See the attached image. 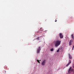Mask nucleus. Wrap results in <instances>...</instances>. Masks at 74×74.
Returning <instances> with one entry per match:
<instances>
[{
    "mask_svg": "<svg viewBox=\"0 0 74 74\" xmlns=\"http://www.w3.org/2000/svg\"><path fill=\"white\" fill-rule=\"evenodd\" d=\"M60 38H63V36L62 33L60 34Z\"/></svg>",
    "mask_w": 74,
    "mask_h": 74,
    "instance_id": "6",
    "label": "nucleus"
},
{
    "mask_svg": "<svg viewBox=\"0 0 74 74\" xmlns=\"http://www.w3.org/2000/svg\"><path fill=\"white\" fill-rule=\"evenodd\" d=\"M54 50V49H53V48H52L51 49L50 51H53Z\"/></svg>",
    "mask_w": 74,
    "mask_h": 74,
    "instance_id": "9",
    "label": "nucleus"
},
{
    "mask_svg": "<svg viewBox=\"0 0 74 74\" xmlns=\"http://www.w3.org/2000/svg\"><path fill=\"white\" fill-rule=\"evenodd\" d=\"M40 50H41V47H40V46H39L37 50V53H40Z\"/></svg>",
    "mask_w": 74,
    "mask_h": 74,
    "instance_id": "3",
    "label": "nucleus"
},
{
    "mask_svg": "<svg viewBox=\"0 0 74 74\" xmlns=\"http://www.w3.org/2000/svg\"><path fill=\"white\" fill-rule=\"evenodd\" d=\"M40 61H41V60H40Z\"/></svg>",
    "mask_w": 74,
    "mask_h": 74,
    "instance_id": "18",
    "label": "nucleus"
},
{
    "mask_svg": "<svg viewBox=\"0 0 74 74\" xmlns=\"http://www.w3.org/2000/svg\"><path fill=\"white\" fill-rule=\"evenodd\" d=\"M5 72H6V71H5Z\"/></svg>",
    "mask_w": 74,
    "mask_h": 74,
    "instance_id": "16",
    "label": "nucleus"
},
{
    "mask_svg": "<svg viewBox=\"0 0 74 74\" xmlns=\"http://www.w3.org/2000/svg\"><path fill=\"white\" fill-rule=\"evenodd\" d=\"M74 46H73V49H72V50H74Z\"/></svg>",
    "mask_w": 74,
    "mask_h": 74,
    "instance_id": "14",
    "label": "nucleus"
},
{
    "mask_svg": "<svg viewBox=\"0 0 74 74\" xmlns=\"http://www.w3.org/2000/svg\"><path fill=\"white\" fill-rule=\"evenodd\" d=\"M57 52H59V49H58V50H57Z\"/></svg>",
    "mask_w": 74,
    "mask_h": 74,
    "instance_id": "13",
    "label": "nucleus"
},
{
    "mask_svg": "<svg viewBox=\"0 0 74 74\" xmlns=\"http://www.w3.org/2000/svg\"><path fill=\"white\" fill-rule=\"evenodd\" d=\"M69 58H70V59H72V57H71V56H69Z\"/></svg>",
    "mask_w": 74,
    "mask_h": 74,
    "instance_id": "12",
    "label": "nucleus"
},
{
    "mask_svg": "<svg viewBox=\"0 0 74 74\" xmlns=\"http://www.w3.org/2000/svg\"><path fill=\"white\" fill-rule=\"evenodd\" d=\"M53 42L55 44V47H58V46L60 44V43H61V41L59 40H57L56 41H54Z\"/></svg>",
    "mask_w": 74,
    "mask_h": 74,
    "instance_id": "1",
    "label": "nucleus"
},
{
    "mask_svg": "<svg viewBox=\"0 0 74 74\" xmlns=\"http://www.w3.org/2000/svg\"><path fill=\"white\" fill-rule=\"evenodd\" d=\"M73 68H74V66H73Z\"/></svg>",
    "mask_w": 74,
    "mask_h": 74,
    "instance_id": "17",
    "label": "nucleus"
},
{
    "mask_svg": "<svg viewBox=\"0 0 74 74\" xmlns=\"http://www.w3.org/2000/svg\"><path fill=\"white\" fill-rule=\"evenodd\" d=\"M37 39L38 40H40V38L39 37L37 38Z\"/></svg>",
    "mask_w": 74,
    "mask_h": 74,
    "instance_id": "11",
    "label": "nucleus"
},
{
    "mask_svg": "<svg viewBox=\"0 0 74 74\" xmlns=\"http://www.w3.org/2000/svg\"><path fill=\"white\" fill-rule=\"evenodd\" d=\"M71 37H72V39H73V40H74V35L73 34H72Z\"/></svg>",
    "mask_w": 74,
    "mask_h": 74,
    "instance_id": "8",
    "label": "nucleus"
},
{
    "mask_svg": "<svg viewBox=\"0 0 74 74\" xmlns=\"http://www.w3.org/2000/svg\"><path fill=\"white\" fill-rule=\"evenodd\" d=\"M37 61L38 62V63H40V61L39 60H37Z\"/></svg>",
    "mask_w": 74,
    "mask_h": 74,
    "instance_id": "10",
    "label": "nucleus"
},
{
    "mask_svg": "<svg viewBox=\"0 0 74 74\" xmlns=\"http://www.w3.org/2000/svg\"><path fill=\"white\" fill-rule=\"evenodd\" d=\"M73 39H72L70 41V42L69 43V45L70 46L71 45H72V44L71 43L73 42Z\"/></svg>",
    "mask_w": 74,
    "mask_h": 74,
    "instance_id": "5",
    "label": "nucleus"
},
{
    "mask_svg": "<svg viewBox=\"0 0 74 74\" xmlns=\"http://www.w3.org/2000/svg\"><path fill=\"white\" fill-rule=\"evenodd\" d=\"M71 63V60H70L69 61L68 63L66 65V67H68V66H69V65H70V64Z\"/></svg>",
    "mask_w": 74,
    "mask_h": 74,
    "instance_id": "4",
    "label": "nucleus"
},
{
    "mask_svg": "<svg viewBox=\"0 0 74 74\" xmlns=\"http://www.w3.org/2000/svg\"><path fill=\"white\" fill-rule=\"evenodd\" d=\"M46 63V60H44L42 62L41 64L42 66H44Z\"/></svg>",
    "mask_w": 74,
    "mask_h": 74,
    "instance_id": "2",
    "label": "nucleus"
},
{
    "mask_svg": "<svg viewBox=\"0 0 74 74\" xmlns=\"http://www.w3.org/2000/svg\"><path fill=\"white\" fill-rule=\"evenodd\" d=\"M55 22H57V20L56 19V21H55Z\"/></svg>",
    "mask_w": 74,
    "mask_h": 74,
    "instance_id": "15",
    "label": "nucleus"
},
{
    "mask_svg": "<svg viewBox=\"0 0 74 74\" xmlns=\"http://www.w3.org/2000/svg\"><path fill=\"white\" fill-rule=\"evenodd\" d=\"M72 68L71 67H70V68H69V71H73V69H71V68Z\"/></svg>",
    "mask_w": 74,
    "mask_h": 74,
    "instance_id": "7",
    "label": "nucleus"
}]
</instances>
